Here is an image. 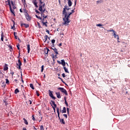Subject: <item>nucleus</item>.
Instances as JSON below:
<instances>
[{
	"label": "nucleus",
	"instance_id": "6ab92c4d",
	"mask_svg": "<svg viewBox=\"0 0 130 130\" xmlns=\"http://www.w3.org/2000/svg\"><path fill=\"white\" fill-rule=\"evenodd\" d=\"M27 53H30V50H31V49H30V45L29 44L27 45Z\"/></svg>",
	"mask_w": 130,
	"mask_h": 130
},
{
	"label": "nucleus",
	"instance_id": "a211bd4d",
	"mask_svg": "<svg viewBox=\"0 0 130 130\" xmlns=\"http://www.w3.org/2000/svg\"><path fill=\"white\" fill-rule=\"evenodd\" d=\"M61 64H62V66H63V67H64L66 66V61H64V59H62L61 60Z\"/></svg>",
	"mask_w": 130,
	"mask_h": 130
},
{
	"label": "nucleus",
	"instance_id": "aec40b11",
	"mask_svg": "<svg viewBox=\"0 0 130 130\" xmlns=\"http://www.w3.org/2000/svg\"><path fill=\"white\" fill-rule=\"evenodd\" d=\"M27 53H30V50H31V49H30V45L29 44L27 45Z\"/></svg>",
	"mask_w": 130,
	"mask_h": 130
},
{
	"label": "nucleus",
	"instance_id": "c03bdc74",
	"mask_svg": "<svg viewBox=\"0 0 130 130\" xmlns=\"http://www.w3.org/2000/svg\"><path fill=\"white\" fill-rule=\"evenodd\" d=\"M32 120H34V121H35V120H36V119H35V117H34V115H32Z\"/></svg>",
	"mask_w": 130,
	"mask_h": 130
},
{
	"label": "nucleus",
	"instance_id": "774afa93",
	"mask_svg": "<svg viewBox=\"0 0 130 130\" xmlns=\"http://www.w3.org/2000/svg\"><path fill=\"white\" fill-rule=\"evenodd\" d=\"M34 129L37 130V128H36V127H35V126H34Z\"/></svg>",
	"mask_w": 130,
	"mask_h": 130
},
{
	"label": "nucleus",
	"instance_id": "4c0bfd02",
	"mask_svg": "<svg viewBox=\"0 0 130 130\" xmlns=\"http://www.w3.org/2000/svg\"><path fill=\"white\" fill-rule=\"evenodd\" d=\"M44 70V66H42V67H41V72H43V71Z\"/></svg>",
	"mask_w": 130,
	"mask_h": 130
},
{
	"label": "nucleus",
	"instance_id": "3c124183",
	"mask_svg": "<svg viewBox=\"0 0 130 130\" xmlns=\"http://www.w3.org/2000/svg\"><path fill=\"white\" fill-rule=\"evenodd\" d=\"M42 4V7H43V8H44V7H45V3H44V2L43 3V4Z\"/></svg>",
	"mask_w": 130,
	"mask_h": 130
},
{
	"label": "nucleus",
	"instance_id": "79ce46f5",
	"mask_svg": "<svg viewBox=\"0 0 130 130\" xmlns=\"http://www.w3.org/2000/svg\"><path fill=\"white\" fill-rule=\"evenodd\" d=\"M96 26H97L98 27H101V26H103V25H102V24L100 23V24H96Z\"/></svg>",
	"mask_w": 130,
	"mask_h": 130
},
{
	"label": "nucleus",
	"instance_id": "393cba45",
	"mask_svg": "<svg viewBox=\"0 0 130 130\" xmlns=\"http://www.w3.org/2000/svg\"><path fill=\"white\" fill-rule=\"evenodd\" d=\"M14 34L15 38L16 39H18V40L20 41V39L19 38V37H17V35H16V34H17V32H14Z\"/></svg>",
	"mask_w": 130,
	"mask_h": 130
},
{
	"label": "nucleus",
	"instance_id": "e2e57ef3",
	"mask_svg": "<svg viewBox=\"0 0 130 130\" xmlns=\"http://www.w3.org/2000/svg\"><path fill=\"white\" fill-rule=\"evenodd\" d=\"M67 112H69L70 111V109L69 108H67Z\"/></svg>",
	"mask_w": 130,
	"mask_h": 130
},
{
	"label": "nucleus",
	"instance_id": "7c9ffc66",
	"mask_svg": "<svg viewBox=\"0 0 130 130\" xmlns=\"http://www.w3.org/2000/svg\"><path fill=\"white\" fill-rule=\"evenodd\" d=\"M30 87L31 88L32 90H34V85H33V84L31 83L30 84Z\"/></svg>",
	"mask_w": 130,
	"mask_h": 130
},
{
	"label": "nucleus",
	"instance_id": "5701e85b",
	"mask_svg": "<svg viewBox=\"0 0 130 130\" xmlns=\"http://www.w3.org/2000/svg\"><path fill=\"white\" fill-rule=\"evenodd\" d=\"M63 70H64V72H66V73H68V74H69V70H68V68H67V67H63Z\"/></svg>",
	"mask_w": 130,
	"mask_h": 130
},
{
	"label": "nucleus",
	"instance_id": "2f4dec72",
	"mask_svg": "<svg viewBox=\"0 0 130 130\" xmlns=\"http://www.w3.org/2000/svg\"><path fill=\"white\" fill-rule=\"evenodd\" d=\"M97 4H101L102 3H103V0H100V1H96Z\"/></svg>",
	"mask_w": 130,
	"mask_h": 130
},
{
	"label": "nucleus",
	"instance_id": "1a4fd4ad",
	"mask_svg": "<svg viewBox=\"0 0 130 130\" xmlns=\"http://www.w3.org/2000/svg\"><path fill=\"white\" fill-rule=\"evenodd\" d=\"M52 49L54 51L56 54H58V52H57V49L55 48V47L53 46V48H52Z\"/></svg>",
	"mask_w": 130,
	"mask_h": 130
},
{
	"label": "nucleus",
	"instance_id": "423d86ee",
	"mask_svg": "<svg viewBox=\"0 0 130 130\" xmlns=\"http://www.w3.org/2000/svg\"><path fill=\"white\" fill-rule=\"evenodd\" d=\"M18 63H17V66H18L19 70H21V66H22V62H21V60L20 59H18Z\"/></svg>",
	"mask_w": 130,
	"mask_h": 130
},
{
	"label": "nucleus",
	"instance_id": "13d9d810",
	"mask_svg": "<svg viewBox=\"0 0 130 130\" xmlns=\"http://www.w3.org/2000/svg\"><path fill=\"white\" fill-rule=\"evenodd\" d=\"M43 3H44V2H42V1H41V0H40V4H41V5H42V4Z\"/></svg>",
	"mask_w": 130,
	"mask_h": 130
},
{
	"label": "nucleus",
	"instance_id": "412c9836",
	"mask_svg": "<svg viewBox=\"0 0 130 130\" xmlns=\"http://www.w3.org/2000/svg\"><path fill=\"white\" fill-rule=\"evenodd\" d=\"M39 10H40V12H42V11H43V7L42 6V5H40Z\"/></svg>",
	"mask_w": 130,
	"mask_h": 130
},
{
	"label": "nucleus",
	"instance_id": "a18cd8bd",
	"mask_svg": "<svg viewBox=\"0 0 130 130\" xmlns=\"http://www.w3.org/2000/svg\"><path fill=\"white\" fill-rule=\"evenodd\" d=\"M13 26H12L11 29H14V27H15V21H13Z\"/></svg>",
	"mask_w": 130,
	"mask_h": 130
},
{
	"label": "nucleus",
	"instance_id": "0eeeda50",
	"mask_svg": "<svg viewBox=\"0 0 130 130\" xmlns=\"http://www.w3.org/2000/svg\"><path fill=\"white\" fill-rule=\"evenodd\" d=\"M20 25L21 27L24 26L25 28H29V24H28L21 23Z\"/></svg>",
	"mask_w": 130,
	"mask_h": 130
},
{
	"label": "nucleus",
	"instance_id": "9b49d317",
	"mask_svg": "<svg viewBox=\"0 0 130 130\" xmlns=\"http://www.w3.org/2000/svg\"><path fill=\"white\" fill-rule=\"evenodd\" d=\"M32 3L34 4V6H35L36 8H38V5H37V1L36 0L32 1Z\"/></svg>",
	"mask_w": 130,
	"mask_h": 130
},
{
	"label": "nucleus",
	"instance_id": "a878e982",
	"mask_svg": "<svg viewBox=\"0 0 130 130\" xmlns=\"http://www.w3.org/2000/svg\"><path fill=\"white\" fill-rule=\"evenodd\" d=\"M47 38H48V39L49 40H50V39L49 38V37H48V36L46 35V36H45V42H46V41H47Z\"/></svg>",
	"mask_w": 130,
	"mask_h": 130
},
{
	"label": "nucleus",
	"instance_id": "6e6552de",
	"mask_svg": "<svg viewBox=\"0 0 130 130\" xmlns=\"http://www.w3.org/2000/svg\"><path fill=\"white\" fill-rule=\"evenodd\" d=\"M116 32L114 31L113 32V36H114V38H117V40H119V37L118 36V35L116 34Z\"/></svg>",
	"mask_w": 130,
	"mask_h": 130
},
{
	"label": "nucleus",
	"instance_id": "bb28decb",
	"mask_svg": "<svg viewBox=\"0 0 130 130\" xmlns=\"http://www.w3.org/2000/svg\"><path fill=\"white\" fill-rule=\"evenodd\" d=\"M6 2L8 3V5L9 6V9H11V7H12V5H11V2L10 1V0H8L7 2Z\"/></svg>",
	"mask_w": 130,
	"mask_h": 130
},
{
	"label": "nucleus",
	"instance_id": "9d476101",
	"mask_svg": "<svg viewBox=\"0 0 130 130\" xmlns=\"http://www.w3.org/2000/svg\"><path fill=\"white\" fill-rule=\"evenodd\" d=\"M68 8H69V6L66 5L64 6V8H63V11H62V14H64L66 13V12H67V9H68Z\"/></svg>",
	"mask_w": 130,
	"mask_h": 130
},
{
	"label": "nucleus",
	"instance_id": "473e14b6",
	"mask_svg": "<svg viewBox=\"0 0 130 130\" xmlns=\"http://www.w3.org/2000/svg\"><path fill=\"white\" fill-rule=\"evenodd\" d=\"M1 40L4 41V34L2 32L1 35Z\"/></svg>",
	"mask_w": 130,
	"mask_h": 130
},
{
	"label": "nucleus",
	"instance_id": "f8f14e48",
	"mask_svg": "<svg viewBox=\"0 0 130 130\" xmlns=\"http://www.w3.org/2000/svg\"><path fill=\"white\" fill-rule=\"evenodd\" d=\"M55 94L57 96V98H58V99H60V98H61V96H60V93L55 92Z\"/></svg>",
	"mask_w": 130,
	"mask_h": 130
},
{
	"label": "nucleus",
	"instance_id": "09e8293b",
	"mask_svg": "<svg viewBox=\"0 0 130 130\" xmlns=\"http://www.w3.org/2000/svg\"><path fill=\"white\" fill-rule=\"evenodd\" d=\"M36 94H37V96H40V94H39V93H38V91H36Z\"/></svg>",
	"mask_w": 130,
	"mask_h": 130
},
{
	"label": "nucleus",
	"instance_id": "338daca9",
	"mask_svg": "<svg viewBox=\"0 0 130 130\" xmlns=\"http://www.w3.org/2000/svg\"><path fill=\"white\" fill-rule=\"evenodd\" d=\"M46 32H47V33H48V34H49V30L47 29Z\"/></svg>",
	"mask_w": 130,
	"mask_h": 130
},
{
	"label": "nucleus",
	"instance_id": "864d4df0",
	"mask_svg": "<svg viewBox=\"0 0 130 130\" xmlns=\"http://www.w3.org/2000/svg\"><path fill=\"white\" fill-rule=\"evenodd\" d=\"M55 108H56L55 107H52V108H53L54 112H55Z\"/></svg>",
	"mask_w": 130,
	"mask_h": 130
},
{
	"label": "nucleus",
	"instance_id": "cd10ccee",
	"mask_svg": "<svg viewBox=\"0 0 130 130\" xmlns=\"http://www.w3.org/2000/svg\"><path fill=\"white\" fill-rule=\"evenodd\" d=\"M19 92H20V91L19 90V89L18 88H16L15 90L14 93L15 94H18V93H19Z\"/></svg>",
	"mask_w": 130,
	"mask_h": 130
},
{
	"label": "nucleus",
	"instance_id": "69168bd1",
	"mask_svg": "<svg viewBox=\"0 0 130 130\" xmlns=\"http://www.w3.org/2000/svg\"><path fill=\"white\" fill-rule=\"evenodd\" d=\"M64 100L65 102L67 101V98H66V96L64 97Z\"/></svg>",
	"mask_w": 130,
	"mask_h": 130
},
{
	"label": "nucleus",
	"instance_id": "8fccbe9b",
	"mask_svg": "<svg viewBox=\"0 0 130 130\" xmlns=\"http://www.w3.org/2000/svg\"><path fill=\"white\" fill-rule=\"evenodd\" d=\"M36 13H37V14H40V12H39L38 10H36L35 11Z\"/></svg>",
	"mask_w": 130,
	"mask_h": 130
},
{
	"label": "nucleus",
	"instance_id": "c756f323",
	"mask_svg": "<svg viewBox=\"0 0 130 130\" xmlns=\"http://www.w3.org/2000/svg\"><path fill=\"white\" fill-rule=\"evenodd\" d=\"M23 121L25 124L28 125V121H27V120L25 118H23Z\"/></svg>",
	"mask_w": 130,
	"mask_h": 130
},
{
	"label": "nucleus",
	"instance_id": "bf43d9fd",
	"mask_svg": "<svg viewBox=\"0 0 130 130\" xmlns=\"http://www.w3.org/2000/svg\"><path fill=\"white\" fill-rule=\"evenodd\" d=\"M23 62H24V63H26V59H25V58H24V59H23Z\"/></svg>",
	"mask_w": 130,
	"mask_h": 130
},
{
	"label": "nucleus",
	"instance_id": "a19ab883",
	"mask_svg": "<svg viewBox=\"0 0 130 130\" xmlns=\"http://www.w3.org/2000/svg\"><path fill=\"white\" fill-rule=\"evenodd\" d=\"M40 129L41 130H44V127H43V125H41L40 126Z\"/></svg>",
	"mask_w": 130,
	"mask_h": 130
},
{
	"label": "nucleus",
	"instance_id": "e433bc0d",
	"mask_svg": "<svg viewBox=\"0 0 130 130\" xmlns=\"http://www.w3.org/2000/svg\"><path fill=\"white\" fill-rule=\"evenodd\" d=\"M51 42L52 43V45H54V43H55V40L54 39L52 40Z\"/></svg>",
	"mask_w": 130,
	"mask_h": 130
},
{
	"label": "nucleus",
	"instance_id": "4468645a",
	"mask_svg": "<svg viewBox=\"0 0 130 130\" xmlns=\"http://www.w3.org/2000/svg\"><path fill=\"white\" fill-rule=\"evenodd\" d=\"M60 112H61V113H67V108L65 107H64L63 108V109L61 111H60Z\"/></svg>",
	"mask_w": 130,
	"mask_h": 130
},
{
	"label": "nucleus",
	"instance_id": "5fc2aeb1",
	"mask_svg": "<svg viewBox=\"0 0 130 130\" xmlns=\"http://www.w3.org/2000/svg\"><path fill=\"white\" fill-rule=\"evenodd\" d=\"M57 63H59V64H61V62H60V61H57Z\"/></svg>",
	"mask_w": 130,
	"mask_h": 130
},
{
	"label": "nucleus",
	"instance_id": "37998d69",
	"mask_svg": "<svg viewBox=\"0 0 130 130\" xmlns=\"http://www.w3.org/2000/svg\"><path fill=\"white\" fill-rule=\"evenodd\" d=\"M63 116H64V117H65V118H68V115L64 114H63Z\"/></svg>",
	"mask_w": 130,
	"mask_h": 130
},
{
	"label": "nucleus",
	"instance_id": "6e6d98bb",
	"mask_svg": "<svg viewBox=\"0 0 130 130\" xmlns=\"http://www.w3.org/2000/svg\"><path fill=\"white\" fill-rule=\"evenodd\" d=\"M10 74L11 75H12V77H13V76L14 75V72L13 71L11 72Z\"/></svg>",
	"mask_w": 130,
	"mask_h": 130
},
{
	"label": "nucleus",
	"instance_id": "de8ad7c7",
	"mask_svg": "<svg viewBox=\"0 0 130 130\" xmlns=\"http://www.w3.org/2000/svg\"><path fill=\"white\" fill-rule=\"evenodd\" d=\"M65 104L66 106H67V107H69V104H68V102H67L66 101L65 102Z\"/></svg>",
	"mask_w": 130,
	"mask_h": 130
},
{
	"label": "nucleus",
	"instance_id": "680f3d73",
	"mask_svg": "<svg viewBox=\"0 0 130 130\" xmlns=\"http://www.w3.org/2000/svg\"><path fill=\"white\" fill-rule=\"evenodd\" d=\"M76 5H77V0L75 1V7H76Z\"/></svg>",
	"mask_w": 130,
	"mask_h": 130
},
{
	"label": "nucleus",
	"instance_id": "39448f33",
	"mask_svg": "<svg viewBox=\"0 0 130 130\" xmlns=\"http://www.w3.org/2000/svg\"><path fill=\"white\" fill-rule=\"evenodd\" d=\"M24 16H25L27 21H31L32 17L29 15V14L27 13V14L24 15Z\"/></svg>",
	"mask_w": 130,
	"mask_h": 130
},
{
	"label": "nucleus",
	"instance_id": "b1692460",
	"mask_svg": "<svg viewBox=\"0 0 130 130\" xmlns=\"http://www.w3.org/2000/svg\"><path fill=\"white\" fill-rule=\"evenodd\" d=\"M27 12H28V11H27V10H26V8H24V9H23V13H24V15L28 14Z\"/></svg>",
	"mask_w": 130,
	"mask_h": 130
},
{
	"label": "nucleus",
	"instance_id": "0e129e2a",
	"mask_svg": "<svg viewBox=\"0 0 130 130\" xmlns=\"http://www.w3.org/2000/svg\"><path fill=\"white\" fill-rule=\"evenodd\" d=\"M54 55H52V58H53V60H54Z\"/></svg>",
	"mask_w": 130,
	"mask_h": 130
},
{
	"label": "nucleus",
	"instance_id": "f704fd0d",
	"mask_svg": "<svg viewBox=\"0 0 130 130\" xmlns=\"http://www.w3.org/2000/svg\"><path fill=\"white\" fill-rule=\"evenodd\" d=\"M42 22L44 26H46V27H47V24H46L47 22H44V21H42Z\"/></svg>",
	"mask_w": 130,
	"mask_h": 130
},
{
	"label": "nucleus",
	"instance_id": "4be33fe9",
	"mask_svg": "<svg viewBox=\"0 0 130 130\" xmlns=\"http://www.w3.org/2000/svg\"><path fill=\"white\" fill-rule=\"evenodd\" d=\"M10 10L12 14H13L14 16H16V15H15V10L12 9V7H11V8H10Z\"/></svg>",
	"mask_w": 130,
	"mask_h": 130
},
{
	"label": "nucleus",
	"instance_id": "dca6fc26",
	"mask_svg": "<svg viewBox=\"0 0 130 130\" xmlns=\"http://www.w3.org/2000/svg\"><path fill=\"white\" fill-rule=\"evenodd\" d=\"M50 104L53 105V107H56V104H55V102L54 101H51L50 102Z\"/></svg>",
	"mask_w": 130,
	"mask_h": 130
},
{
	"label": "nucleus",
	"instance_id": "603ef678",
	"mask_svg": "<svg viewBox=\"0 0 130 130\" xmlns=\"http://www.w3.org/2000/svg\"><path fill=\"white\" fill-rule=\"evenodd\" d=\"M62 76L63 78H66V74H64V73L62 74Z\"/></svg>",
	"mask_w": 130,
	"mask_h": 130
},
{
	"label": "nucleus",
	"instance_id": "72a5a7b5",
	"mask_svg": "<svg viewBox=\"0 0 130 130\" xmlns=\"http://www.w3.org/2000/svg\"><path fill=\"white\" fill-rule=\"evenodd\" d=\"M36 17L37 18V19H39V20H42V18L40 16H38V15H36Z\"/></svg>",
	"mask_w": 130,
	"mask_h": 130
},
{
	"label": "nucleus",
	"instance_id": "2eb2a0df",
	"mask_svg": "<svg viewBox=\"0 0 130 130\" xmlns=\"http://www.w3.org/2000/svg\"><path fill=\"white\" fill-rule=\"evenodd\" d=\"M8 70H9V67H8V64L5 63L4 68V71H8Z\"/></svg>",
	"mask_w": 130,
	"mask_h": 130
},
{
	"label": "nucleus",
	"instance_id": "7ed1b4c3",
	"mask_svg": "<svg viewBox=\"0 0 130 130\" xmlns=\"http://www.w3.org/2000/svg\"><path fill=\"white\" fill-rule=\"evenodd\" d=\"M57 90H59V91H60L62 93H64L66 96H68V91H67V90L63 88V87H58Z\"/></svg>",
	"mask_w": 130,
	"mask_h": 130
},
{
	"label": "nucleus",
	"instance_id": "052dcab7",
	"mask_svg": "<svg viewBox=\"0 0 130 130\" xmlns=\"http://www.w3.org/2000/svg\"><path fill=\"white\" fill-rule=\"evenodd\" d=\"M63 84H64L66 86H68V84L64 82V81H62Z\"/></svg>",
	"mask_w": 130,
	"mask_h": 130
},
{
	"label": "nucleus",
	"instance_id": "f257e3e1",
	"mask_svg": "<svg viewBox=\"0 0 130 130\" xmlns=\"http://www.w3.org/2000/svg\"><path fill=\"white\" fill-rule=\"evenodd\" d=\"M73 14V12H66L65 13H62L64 15V18H63V20L64 22L62 23V25H65V26H68L69 23L71 22L69 19L70 18L71 15Z\"/></svg>",
	"mask_w": 130,
	"mask_h": 130
},
{
	"label": "nucleus",
	"instance_id": "20e7f679",
	"mask_svg": "<svg viewBox=\"0 0 130 130\" xmlns=\"http://www.w3.org/2000/svg\"><path fill=\"white\" fill-rule=\"evenodd\" d=\"M53 93V91L49 90V96H50V97H51V98H52L53 100H55L56 98L54 96H53V93Z\"/></svg>",
	"mask_w": 130,
	"mask_h": 130
},
{
	"label": "nucleus",
	"instance_id": "f03ea898",
	"mask_svg": "<svg viewBox=\"0 0 130 130\" xmlns=\"http://www.w3.org/2000/svg\"><path fill=\"white\" fill-rule=\"evenodd\" d=\"M56 109H57L58 117L59 118V120H60V123H61V124H66V122L64 121V120L63 119H61L60 116H59V108H56Z\"/></svg>",
	"mask_w": 130,
	"mask_h": 130
},
{
	"label": "nucleus",
	"instance_id": "c9c22d12",
	"mask_svg": "<svg viewBox=\"0 0 130 130\" xmlns=\"http://www.w3.org/2000/svg\"><path fill=\"white\" fill-rule=\"evenodd\" d=\"M17 47L18 50H19L20 51L21 50V49H20V44H18L17 45Z\"/></svg>",
	"mask_w": 130,
	"mask_h": 130
},
{
	"label": "nucleus",
	"instance_id": "4d7b16f0",
	"mask_svg": "<svg viewBox=\"0 0 130 130\" xmlns=\"http://www.w3.org/2000/svg\"><path fill=\"white\" fill-rule=\"evenodd\" d=\"M58 78H59V80H61V82H63V80L61 78H60V77H58Z\"/></svg>",
	"mask_w": 130,
	"mask_h": 130
},
{
	"label": "nucleus",
	"instance_id": "49530a36",
	"mask_svg": "<svg viewBox=\"0 0 130 130\" xmlns=\"http://www.w3.org/2000/svg\"><path fill=\"white\" fill-rule=\"evenodd\" d=\"M6 84H9V83H10V81H9V79H6Z\"/></svg>",
	"mask_w": 130,
	"mask_h": 130
},
{
	"label": "nucleus",
	"instance_id": "ddd939ff",
	"mask_svg": "<svg viewBox=\"0 0 130 130\" xmlns=\"http://www.w3.org/2000/svg\"><path fill=\"white\" fill-rule=\"evenodd\" d=\"M11 4L12 6V8H13V10H16V6H15V4H14V1H11Z\"/></svg>",
	"mask_w": 130,
	"mask_h": 130
},
{
	"label": "nucleus",
	"instance_id": "ea45409f",
	"mask_svg": "<svg viewBox=\"0 0 130 130\" xmlns=\"http://www.w3.org/2000/svg\"><path fill=\"white\" fill-rule=\"evenodd\" d=\"M108 32H113V33H114V32H115V31L113 29H110L109 30H108Z\"/></svg>",
	"mask_w": 130,
	"mask_h": 130
},
{
	"label": "nucleus",
	"instance_id": "c85d7f7f",
	"mask_svg": "<svg viewBox=\"0 0 130 130\" xmlns=\"http://www.w3.org/2000/svg\"><path fill=\"white\" fill-rule=\"evenodd\" d=\"M72 5H73V3H72V1H68V6L69 7H72Z\"/></svg>",
	"mask_w": 130,
	"mask_h": 130
},
{
	"label": "nucleus",
	"instance_id": "58836bf2",
	"mask_svg": "<svg viewBox=\"0 0 130 130\" xmlns=\"http://www.w3.org/2000/svg\"><path fill=\"white\" fill-rule=\"evenodd\" d=\"M37 24H38V26L39 28H42L41 25H40V23L39 22H37Z\"/></svg>",
	"mask_w": 130,
	"mask_h": 130
},
{
	"label": "nucleus",
	"instance_id": "f3484780",
	"mask_svg": "<svg viewBox=\"0 0 130 130\" xmlns=\"http://www.w3.org/2000/svg\"><path fill=\"white\" fill-rule=\"evenodd\" d=\"M41 15L42 17H43V18H44V19H46V18H47V16H45L44 15V13H43V12H41Z\"/></svg>",
	"mask_w": 130,
	"mask_h": 130
}]
</instances>
